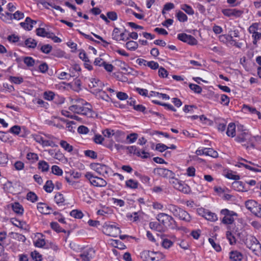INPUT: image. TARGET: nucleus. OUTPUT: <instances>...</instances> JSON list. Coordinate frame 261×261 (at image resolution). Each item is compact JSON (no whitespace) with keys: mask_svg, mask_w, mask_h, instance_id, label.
I'll return each instance as SVG.
<instances>
[{"mask_svg":"<svg viewBox=\"0 0 261 261\" xmlns=\"http://www.w3.org/2000/svg\"><path fill=\"white\" fill-rule=\"evenodd\" d=\"M72 105L69 107V110L73 113L86 116L88 117L93 116L94 112L91 105L83 99L76 98L71 100Z\"/></svg>","mask_w":261,"mask_h":261,"instance_id":"1","label":"nucleus"},{"mask_svg":"<svg viewBox=\"0 0 261 261\" xmlns=\"http://www.w3.org/2000/svg\"><path fill=\"white\" fill-rule=\"evenodd\" d=\"M253 136L249 133V130L243 129V126L238 127L237 136L235 140L245 147L246 149L255 148V144L253 143Z\"/></svg>","mask_w":261,"mask_h":261,"instance_id":"2","label":"nucleus"},{"mask_svg":"<svg viewBox=\"0 0 261 261\" xmlns=\"http://www.w3.org/2000/svg\"><path fill=\"white\" fill-rule=\"evenodd\" d=\"M156 218L165 228L173 229L176 227V223L171 216L161 213L159 214Z\"/></svg>","mask_w":261,"mask_h":261,"instance_id":"3","label":"nucleus"},{"mask_svg":"<svg viewBox=\"0 0 261 261\" xmlns=\"http://www.w3.org/2000/svg\"><path fill=\"white\" fill-rule=\"evenodd\" d=\"M103 232L109 236L117 237L121 233V230L115 223H105L103 226Z\"/></svg>","mask_w":261,"mask_h":261,"instance_id":"4","label":"nucleus"},{"mask_svg":"<svg viewBox=\"0 0 261 261\" xmlns=\"http://www.w3.org/2000/svg\"><path fill=\"white\" fill-rule=\"evenodd\" d=\"M245 206L255 216L261 218V205L253 200H248L245 202Z\"/></svg>","mask_w":261,"mask_h":261,"instance_id":"5","label":"nucleus"},{"mask_svg":"<svg viewBox=\"0 0 261 261\" xmlns=\"http://www.w3.org/2000/svg\"><path fill=\"white\" fill-rule=\"evenodd\" d=\"M91 185L95 187H105L107 182L103 178L94 176L91 172H87L85 175Z\"/></svg>","mask_w":261,"mask_h":261,"instance_id":"6","label":"nucleus"},{"mask_svg":"<svg viewBox=\"0 0 261 261\" xmlns=\"http://www.w3.org/2000/svg\"><path fill=\"white\" fill-rule=\"evenodd\" d=\"M221 214L224 215V217L222 219V223L224 224H231L234 222V217H237L238 214L228 209H223L221 211Z\"/></svg>","mask_w":261,"mask_h":261,"instance_id":"7","label":"nucleus"},{"mask_svg":"<svg viewBox=\"0 0 261 261\" xmlns=\"http://www.w3.org/2000/svg\"><path fill=\"white\" fill-rule=\"evenodd\" d=\"M246 245L248 248L255 254L261 251V245L255 237H250L247 239Z\"/></svg>","mask_w":261,"mask_h":261,"instance_id":"8","label":"nucleus"},{"mask_svg":"<svg viewBox=\"0 0 261 261\" xmlns=\"http://www.w3.org/2000/svg\"><path fill=\"white\" fill-rule=\"evenodd\" d=\"M91 168L100 175H104L109 172V168L105 165L99 163H91Z\"/></svg>","mask_w":261,"mask_h":261,"instance_id":"9","label":"nucleus"},{"mask_svg":"<svg viewBox=\"0 0 261 261\" xmlns=\"http://www.w3.org/2000/svg\"><path fill=\"white\" fill-rule=\"evenodd\" d=\"M177 38L184 42L187 43L190 45H196L197 43V40L192 36L188 35L186 33L178 34L177 35Z\"/></svg>","mask_w":261,"mask_h":261,"instance_id":"10","label":"nucleus"},{"mask_svg":"<svg viewBox=\"0 0 261 261\" xmlns=\"http://www.w3.org/2000/svg\"><path fill=\"white\" fill-rule=\"evenodd\" d=\"M129 153L136 154L138 156H141L143 158L146 159L149 156V153L146 152L144 150L140 151L138 148L136 146H131L126 147Z\"/></svg>","mask_w":261,"mask_h":261,"instance_id":"11","label":"nucleus"},{"mask_svg":"<svg viewBox=\"0 0 261 261\" xmlns=\"http://www.w3.org/2000/svg\"><path fill=\"white\" fill-rule=\"evenodd\" d=\"M95 255V250L92 248L85 249L79 256L84 261H90Z\"/></svg>","mask_w":261,"mask_h":261,"instance_id":"12","label":"nucleus"},{"mask_svg":"<svg viewBox=\"0 0 261 261\" xmlns=\"http://www.w3.org/2000/svg\"><path fill=\"white\" fill-rule=\"evenodd\" d=\"M222 12L225 16L227 17L234 16L238 17H240L243 13L242 11L236 9H224Z\"/></svg>","mask_w":261,"mask_h":261,"instance_id":"13","label":"nucleus"},{"mask_svg":"<svg viewBox=\"0 0 261 261\" xmlns=\"http://www.w3.org/2000/svg\"><path fill=\"white\" fill-rule=\"evenodd\" d=\"M155 173L160 176L165 178L172 177L174 176V173L172 171L162 168H157L155 170Z\"/></svg>","mask_w":261,"mask_h":261,"instance_id":"14","label":"nucleus"},{"mask_svg":"<svg viewBox=\"0 0 261 261\" xmlns=\"http://www.w3.org/2000/svg\"><path fill=\"white\" fill-rule=\"evenodd\" d=\"M36 23V21L32 20L29 17H27L25 18V21L21 22L20 24L23 28L30 31L33 29V25L35 24Z\"/></svg>","mask_w":261,"mask_h":261,"instance_id":"15","label":"nucleus"},{"mask_svg":"<svg viewBox=\"0 0 261 261\" xmlns=\"http://www.w3.org/2000/svg\"><path fill=\"white\" fill-rule=\"evenodd\" d=\"M38 211L43 214L48 215L51 213V208L44 203L40 202L37 204Z\"/></svg>","mask_w":261,"mask_h":261,"instance_id":"16","label":"nucleus"},{"mask_svg":"<svg viewBox=\"0 0 261 261\" xmlns=\"http://www.w3.org/2000/svg\"><path fill=\"white\" fill-rule=\"evenodd\" d=\"M37 41L31 38H28L24 42H19L18 45L20 46H26L28 48H34L37 46Z\"/></svg>","mask_w":261,"mask_h":261,"instance_id":"17","label":"nucleus"},{"mask_svg":"<svg viewBox=\"0 0 261 261\" xmlns=\"http://www.w3.org/2000/svg\"><path fill=\"white\" fill-rule=\"evenodd\" d=\"M154 252L149 250H145L142 251L140 256L145 261L154 260Z\"/></svg>","mask_w":261,"mask_h":261,"instance_id":"18","label":"nucleus"},{"mask_svg":"<svg viewBox=\"0 0 261 261\" xmlns=\"http://www.w3.org/2000/svg\"><path fill=\"white\" fill-rule=\"evenodd\" d=\"M229 258L232 261H241L243 258V255L237 251H232L229 253Z\"/></svg>","mask_w":261,"mask_h":261,"instance_id":"19","label":"nucleus"},{"mask_svg":"<svg viewBox=\"0 0 261 261\" xmlns=\"http://www.w3.org/2000/svg\"><path fill=\"white\" fill-rule=\"evenodd\" d=\"M90 88H102L103 86L102 83L98 79L95 78H92L90 80L88 84Z\"/></svg>","mask_w":261,"mask_h":261,"instance_id":"20","label":"nucleus"},{"mask_svg":"<svg viewBox=\"0 0 261 261\" xmlns=\"http://www.w3.org/2000/svg\"><path fill=\"white\" fill-rule=\"evenodd\" d=\"M176 217H178L180 220H183L186 222H190L191 219L190 215L182 209L180 210L179 213V215Z\"/></svg>","mask_w":261,"mask_h":261,"instance_id":"21","label":"nucleus"},{"mask_svg":"<svg viewBox=\"0 0 261 261\" xmlns=\"http://www.w3.org/2000/svg\"><path fill=\"white\" fill-rule=\"evenodd\" d=\"M53 136L48 135H45V134H36L33 135V138L38 143L42 145L43 141L45 138H51Z\"/></svg>","mask_w":261,"mask_h":261,"instance_id":"22","label":"nucleus"},{"mask_svg":"<svg viewBox=\"0 0 261 261\" xmlns=\"http://www.w3.org/2000/svg\"><path fill=\"white\" fill-rule=\"evenodd\" d=\"M167 208L172 213L175 217H177L179 215V213L181 210V208L178 207L177 206L172 204H168Z\"/></svg>","mask_w":261,"mask_h":261,"instance_id":"23","label":"nucleus"},{"mask_svg":"<svg viewBox=\"0 0 261 261\" xmlns=\"http://www.w3.org/2000/svg\"><path fill=\"white\" fill-rule=\"evenodd\" d=\"M226 134L229 137H233L236 135V125L233 123H230L227 127Z\"/></svg>","mask_w":261,"mask_h":261,"instance_id":"24","label":"nucleus"},{"mask_svg":"<svg viewBox=\"0 0 261 261\" xmlns=\"http://www.w3.org/2000/svg\"><path fill=\"white\" fill-rule=\"evenodd\" d=\"M232 188L238 191H246L245 189L244 184L242 181H235L232 184Z\"/></svg>","mask_w":261,"mask_h":261,"instance_id":"25","label":"nucleus"},{"mask_svg":"<svg viewBox=\"0 0 261 261\" xmlns=\"http://www.w3.org/2000/svg\"><path fill=\"white\" fill-rule=\"evenodd\" d=\"M13 211L18 215H22L23 213V208L21 205L18 202H15L12 205Z\"/></svg>","mask_w":261,"mask_h":261,"instance_id":"26","label":"nucleus"},{"mask_svg":"<svg viewBox=\"0 0 261 261\" xmlns=\"http://www.w3.org/2000/svg\"><path fill=\"white\" fill-rule=\"evenodd\" d=\"M175 189L184 193H188L190 191L189 187L182 183L181 181H180L177 186H176Z\"/></svg>","mask_w":261,"mask_h":261,"instance_id":"27","label":"nucleus"},{"mask_svg":"<svg viewBox=\"0 0 261 261\" xmlns=\"http://www.w3.org/2000/svg\"><path fill=\"white\" fill-rule=\"evenodd\" d=\"M36 34L37 35L43 37H47L48 38V37H51L50 35H51V34L49 32H47L45 30L44 28H39L36 29Z\"/></svg>","mask_w":261,"mask_h":261,"instance_id":"28","label":"nucleus"},{"mask_svg":"<svg viewBox=\"0 0 261 261\" xmlns=\"http://www.w3.org/2000/svg\"><path fill=\"white\" fill-rule=\"evenodd\" d=\"M149 227L153 230L162 232L164 231V228H163L161 224L156 222H151L149 223Z\"/></svg>","mask_w":261,"mask_h":261,"instance_id":"29","label":"nucleus"},{"mask_svg":"<svg viewBox=\"0 0 261 261\" xmlns=\"http://www.w3.org/2000/svg\"><path fill=\"white\" fill-rule=\"evenodd\" d=\"M204 217L206 220L212 222L216 221L218 220L217 215L215 213L211 212H205Z\"/></svg>","mask_w":261,"mask_h":261,"instance_id":"30","label":"nucleus"},{"mask_svg":"<svg viewBox=\"0 0 261 261\" xmlns=\"http://www.w3.org/2000/svg\"><path fill=\"white\" fill-rule=\"evenodd\" d=\"M103 135L108 138H111L112 136H115L116 135H119L121 134L120 132H117L114 133V130L111 129H106L103 130L102 132Z\"/></svg>","mask_w":261,"mask_h":261,"instance_id":"31","label":"nucleus"},{"mask_svg":"<svg viewBox=\"0 0 261 261\" xmlns=\"http://www.w3.org/2000/svg\"><path fill=\"white\" fill-rule=\"evenodd\" d=\"M98 91V94H97V96L101 98L102 99L106 101H109L110 100V97L109 96V95L106 93V92L104 91H102L101 89L98 88L96 89Z\"/></svg>","mask_w":261,"mask_h":261,"instance_id":"32","label":"nucleus"},{"mask_svg":"<svg viewBox=\"0 0 261 261\" xmlns=\"http://www.w3.org/2000/svg\"><path fill=\"white\" fill-rule=\"evenodd\" d=\"M204 151H205L204 155L210 156L213 158H217L218 156V153L213 149L211 148H204Z\"/></svg>","mask_w":261,"mask_h":261,"instance_id":"33","label":"nucleus"},{"mask_svg":"<svg viewBox=\"0 0 261 261\" xmlns=\"http://www.w3.org/2000/svg\"><path fill=\"white\" fill-rule=\"evenodd\" d=\"M243 109L244 111H249L252 114H256L257 115L258 118L259 119L261 118L260 113L259 111H257L255 108L249 107L247 105H244Z\"/></svg>","mask_w":261,"mask_h":261,"instance_id":"34","label":"nucleus"},{"mask_svg":"<svg viewBox=\"0 0 261 261\" xmlns=\"http://www.w3.org/2000/svg\"><path fill=\"white\" fill-rule=\"evenodd\" d=\"M125 47L130 50H135L138 47V44L134 41H129L126 43Z\"/></svg>","mask_w":261,"mask_h":261,"instance_id":"35","label":"nucleus"},{"mask_svg":"<svg viewBox=\"0 0 261 261\" xmlns=\"http://www.w3.org/2000/svg\"><path fill=\"white\" fill-rule=\"evenodd\" d=\"M126 186L130 189H137L138 187L139 183L137 181L130 179L125 182Z\"/></svg>","mask_w":261,"mask_h":261,"instance_id":"36","label":"nucleus"},{"mask_svg":"<svg viewBox=\"0 0 261 261\" xmlns=\"http://www.w3.org/2000/svg\"><path fill=\"white\" fill-rule=\"evenodd\" d=\"M60 144L61 146L65 150L70 152L73 150L72 146L70 145L66 141L62 140L60 141Z\"/></svg>","mask_w":261,"mask_h":261,"instance_id":"37","label":"nucleus"},{"mask_svg":"<svg viewBox=\"0 0 261 261\" xmlns=\"http://www.w3.org/2000/svg\"><path fill=\"white\" fill-rule=\"evenodd\" d=\"M180 8L189 15H193L194 13V10L188 5L183 4L181 5Z\"/></svg>","mask_w":261,"mask_h":261,"instance_id":"38","label":"nucleus"},{"mask_svg":"<svg viewBox=\"0 0 261 261\" xmlns=\"http://www.w3.org/2000/svg\"><path fill=\"white\" fill-rule=\"evenodd\" d=\"M55 201L58 205H61L65 201L63 194L59 193H57L55 196Z\"/></svg>","mask_w":261,"mask_h":261,"instance_id":"39","label":"nucleus"},{"mask_svg":"<svg viewBox=\"0 0 261 261\" xmlns=\"http://www.w3.org/2000/svg\"><path fill=\"white\" fill-rule=\"evenodd\" d=\"M49 165L48 163L44 161H40L38 163V168L41 170L42 172L47 171L49 169Z\"/></svg>","mask_w":261,"mask_h":261,"instance_id":"40","label":"nucleus"},{"mask_svg":"<svg viewBox=\"0 0 261 261\" xmlns=\"http://www.w3.org/2000/svg\"><path fill=\"white\" fill-rule=\"evenodd\" d=\"M54 186L51 180H47L43 187L44 190L47 193H51L54 189Z\"/></svg>","mask_w":261,"mask_h":261,"instance_id":"41","label":"nucleus"},{"mask_svg":"<svg viewBox=\"0 0 261 261\" xmlns=\"http://www.w3.org/2000/svg\"><path fill=\"white\" fill-rule=\"evenodd\" d=\"M0 18L5 22L10 23L12 19V14L9 13H6V14L1 13Z\"/></svg>","mask_w":261,"mask_h":261,"instance_id":"42","label":"nucleus"},{"mask_svg":"<svg viewBox=\"0 0 261 261\" xmlns=\"http://www.w3.org/2000/svg\"><path fill=\"white\" fill-rule=\"evenodd\" d=\"M51 228L57 232H65V230L62 228L59 224L56 222H53L50 223Z\"/></svg>","mask_w":261,"mask_h":261,"instance_id":"43","label":"nucleus"},{"mask_svg":"<svg viewBox=\"0 0 261 261\" xmlns=\"http://www.w3.org/2000/svg\"><path fill=\"white\" fill-rule=\"evenodd\" d=\"M50 138H45L44 139L42 146H50L52 147H57L58 145L55 144V142H54L53 141L49 140Z\"/></svg>","mask_w":261,"mask_h":261,"instance_id":"44","label":"nucleus"},{"mask_svg":"<svg viewBox=\"0 0 261 261\" xmlns=\"http://www.w3.org/2000/svg\"><path fill=\"white\" fill-rule=\"evenodd\" d=\"M176 16L177 19L180 22H185L188 20L187 16L180 11L177 12Z\"/></svg>","mask_w":261,"mask_h":261,"instance_id":"45","label":"nucleus"},{"mask_svg":"<svg viewBox=\"0 0 261 261\" xmlns=\"http://www.w3.org/2000/svg\"><path fill=\"white\" fill-rule=\"evenodd\" d=\"M21 132V127L20 126L15 125L11 127L9 132L15 135H19Z\"/></svg>","mask_w":261,"mask_h":261,"instance_id":"46","label":"nucleus"},{"mask_svg":"<svg viewBox=\"0 0 261 261\" xmlns=\"http://www.w3.org/2000/svg\"><path fill=\"white\" fill-rule=\"evenodd\" d=\"M70 215L71 216L77 218L81 219L83 217V214L81 211L74 210L71 211Z\"/></svg>","mask_w":261,"mask_h":261,"instance_id":"47","label":"nucleus"},{"mask_svg":"<svg viewBox=\"0 0 261 261\" xmlns=\"http://www.w3.org/2000/svg\"><path fill=\"white\" fill-rule=\"evenodd\" d=\"M150 95L151 96H158L160 98L165 99H169V96L166 94L160 93L155 91H151Z\"/></svg>","mask_w":261,"mask_h":261,"instance_id":"48","label":"nucleus"},{"mask_svg":"<svg viewBox=\"0 0 261 261\" xmlns=\"http://www.w3.org/2000/svg\"><path fill=\"white\" fill-rule=\"evenodd\" d=\"M23 62L28 67H32L35 64V60L30 57H24L23 58Z\"/></svg>","mask_w":261,"mask_h":261,"instance_id":"49","label":"nucleus"},{"mask_svg":"<svg viewBox=\"0 0 261 261\" xmlns=\"http://www.w3.org/2000/svg\"><path fill=\"white\" fill-rule=\"evenodd\" d=\"M27 158L32 162H34L38 160V156L36 153L29 152L27 155Z\"/></svg>","mask_w":261,"mask_h":261,"instance_id":"50","label":"nucleus"},{"mask_svg":"<svg viewBox=\"0 0 261 261\" xmlns=\"http://www.w3.org/2000/svg\"><path fill=\"white\" fill-rule=\"evenodd\" d=\"M9 134L7 133L0 132V140L4 142H11L12 141L9 140L8 137Z\"/></svg>","mask_w":261,"mask_h":261,"instance_id":"51","label":"nucleus"},{"mask_svg":"<svg viewBox=\"0 0 261 261\" xmlns=\"http://www.w3.org/2000/svg\"><path fill=\"white\" fill-rule=\"evenodd\" d=\"M27 199L32 201V202H36L38 200L37 196L32 192H30L27 195Z\"/></svg>","mask_w":261,"mask_h":261,"instance_id":"52","label":"nucleus"},{"mask_svg":"<svg viewBox=\"0 0 261 261\" xmlns=\"http://www.w3.org/2000/svg\"><path fill=\"white\" fill-rule=\"evenodd\" d=\"M189 88L194 92L197 93H200L202 91L201 87L196 84H190Z\"/></svg>","mask_w":261,"mask_h":261,"instance_id":"53","label":"nucleus"},{"mask_svg":"<svg viewBox=\"0 0 261 261\" xmlns=\"http://www.w3.org/2000/svg\"><path fill=\"white\" fill-rule=\"evenodd\" d=\"M52 173L55 175H61L63 173L62 169L56 165H54L51 167Z\"/></svg>","mask_w":261,"mask_h":261,"instance_id":"54","label":"nucleus"},{"mask_svg":"<svg viewBox=\"0 0 261 261\" xmlns=\"http://www.w3.org/2000/svg\"><path fill=\"white\" fill-rule=\"evenodd\" d=\"M219 39L221 41L225 42L227 41H234L231 36L227 35H223L219 36Z\"/></svg>","mask_w":261,"mask_h":261,"instance_id":"55","label":"nucleus"},{"mask_svg":"<svg viewBox=\"0 0 261 261\" xmlns=\"http://www.w3.org/2000/svg\"><path fill=\"white\" fill-rule=\"evenodd\" d=\"M51 49L52 46L49 44L42 45L40 48L41 51L42 53L46 54H49L51 51Z\"/></svg>","mask_w":261,"mask_h":261,"instance_id":"56","label":"nucleus"},{"mask_svg":"<svg viewBox=\"0 0 261 261\" xmlns=\"http://www.w3.org/2000/svg\"><path fill=\"white\" fill-rule=\"evenodd\" d=\"M154 259L153 261H163L165 258V255L160 252H154Z\"/></svg>","mask_w":261,"mask_h":261,"instance_id":"57","label":"nucleus"},{"mask_svg":"<svg viewBox=\"0 0 261 261\" xmlns=\"http://www.w3.org/2000/svg\"><path fill=\"white\" fill-rule=\"evenodd\" d=\"M31 256L35 261H41L42 256L37 251H34L31 253Z\"/></svg>","mask_w":261,"mask_h":261,"instance_id":"58","label":"nucleus"},{"mask_svg":"<svg viewBox=\"0 0 261 261\" xmlns=\"http://www.w3.org/2000/svg\"><path fill=\"white\" fill-rule=\"evenodd\" d=\"M34 245L37 247H43L45 246L46 242L43 239H38L35 242Z\"/></svg>","mask_w":261,"mask_h":261,"instance_id":"59","label":"nucleus"},{"mask_svg":"<svg viewBox=\"0 0 261 261\" xmlns=\"http://www.w3.org/2000/svg\"><path fill=\"white\" fill-rule=\"evenodd\" d=\"M138 134L136 133H132L126 137V139L129 140L130 143L135 142L138 138Z\"/></svg>","mask_w":261,"mask_h":261,"instance_id":"60","label":"nucleus"},{"mask_svg":"<svg viewBox=\"0 0 261 261\" xmlns=\"http://www.w3.org/2000/svg\"><path fill=\"white\" fill-rule=\"evenodd\" d=\"M9 79L12 83L16 84H19L23 82V79L21 77L10 76Z\"/></svg>","mask_w":261,"mask_h":261,"instance_id":"61","label":"nucleus"},{"mask_svg":"<svg viewBox=\"0 0 261 261\" xmlns=\"http://www.w3.org/2000/svg\"><path fill=\"white\" fill-rule=\"evenodd\" d=\"M55 94L51 91L45 92L44 93V98L48 100H53L54 98Z\"/></svg>","mask_w":261,"mask_h":261,"instance_id":"62","label":"nucleus"},{"mask_svg":"<svg viewBox=\"0 0 261 261\" xmlns=\"http://www.w3.org/2000/svg\"><path fill=\"white\" fill-rule=\"evenodd\" d=\"M155 149L160 152H162L168 149V147L164 144L158 143L156 145Z\"/></svg>","mask_w":261,"mask_h":261,"instance_id":"63","label":"nucleus"},{"mask_svg":"<svg viewBox=\"0 0 261 261\" xmlns=\"http://www.w3.org/2000/svg\"><path fill=\"white\" fill-rule=\"evenodd\" d=\"M252 34V38H253V43L255 44L257 41L261 39V33L255 32Z\"/></svg>","mask_w":261,"mask_h":261,"instance_id":"64","label":"nucleus"}]
</instances>
